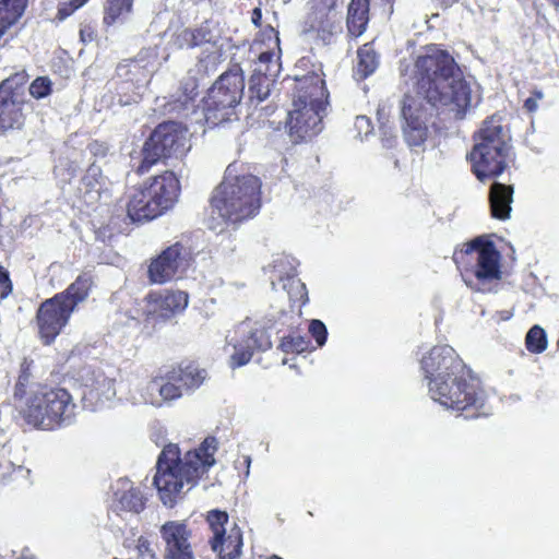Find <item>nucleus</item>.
<instances>
[{
  "label": "nucleus",
  "instance_id": "f257e3e1",
  "mask_svg": "<svg viewBox=\"0 0 559 559\" xmlns=\"http://www.w3.org/2000/svg\"><path fill=\"white\" fill-rule=\"evenodd\" d=\"M416 94H406L401 102L403 134L411 147H420L428 139L426 100L430 106L453 112L462 118L473 100H479L471 84L462 78L453 58L431 45L416 58L409 75Z\"/></svg>",
  "mask_w": 559,
  "mask_h": 559
},
{
  "label": "nucleus",
  "instance_id": "f03ea898",
  "mask_svg": "<svg viewBox=\"0 0 559 559\" xmlns=\"http://www.w3.org/2000/svg\"><path fill=\"white\" fill-rule=\"evenodd\" d=\"M431 399L447 409L466 412V418L490 414L487 394L478 379L449 345L433 347L420 361Z\"/></svg>",
  "mask_w": 559,
  "mask_h": 559
},
{
  "label": "nucleus",
  "instance_id": "7ed1b4c3",
  "mask_svg": "<svg viewBox=\"0 0 559 559\" xmlns=\"http://www.w3.org/2000/svg\"><path fill=\"white\" fill-rule=\"evenodd\" d=\"M216 450L215 438H206L198 449L188 451L183 457L177 444L166 445L158 456L154 476L160 501L173 507L194 487L198 479L214 465Z\"/></svg>",
  "mask_w": 559,
  "mask_h": 559
},
{
  "label": "nucleus",
  "instance_id": "20e7f679",
  "mask_svg": "<svg viewBox=\"0 0 559 559\" xmlns=\"http://www.w3.org/2000/svg\"><path fill=\"white\" fill-rule=\"evenodd\" d=\"M16 408L25 423L40 430H55L72 423L75 404L61 388L38 386L17 399Z\"/></svg>",
  "mask_w": 559,
  "mask_h": 559
},
{
  "label": "nucleus",
  "instance_id": "39448f33",
  "mask_svg": "<svg viewBox=\"0 0 559 559\" xmlns=\"http://www.w3.org/2000/svg\"><path fill=\"white\" fill-rule=\"evenodd\" d=\"M236 167L229 165L221 185L212 197L213 213L222 219L238 223L255 215L260 209V180L245 174L237 175Z\"/></svg>",
  "mask_w": 559,
  "mask_h": 559
},
{
  "label": "nucleus",
  "instance_id": "423d86ee",
  "mask_svg": "<svg viewBox=\"0 0 559 559\" xmlns=\"http://www.w3.org/2000/svg\"><path fill=\"white\" fill-rule=\"evenodd\" d=\"M297 82V95L287 120L289 134L295 142L312 139L322 131V118L328 99V91L321 74L310 73Z\"/></svg>",
  "mask_w": 559,
  "mask_h": 559
},
{
  "label": "nucleus",
  "instance_id": "0eeeda50",
  "mask_svg": "<svg viewBox=\"0 0 559 559\" xmlns=\"http://www.w3.org/2000/svg\"><path fill=\"white\" fill-rule=\"evenodd\" d=\"M474 141L468 157L476 177L485 181L501 175L511 152V135L501 119L492 116L485 120L474 135Z\"/></svg>",
  "mask_w": 559,
  "mask_h": 559
},
{
  "label": "nucleus",
  "instance_id": "6e6552de",
  "mask_svg": "<svg viewBox=\"0 0 559 559\" xmlns=\"http://www.w3.org/2000/svg\"><path fill=\"white\" fill-rule=\"evenodd\" d=\"M456 264H471L462 271V276L467 286L471 288L485 292L487 285L499 281L500 271V253L491 242H481L476 239L465 245V249L454 253Z\"/></svg>",
  "mask_w": 559,
  "mask_h": 559
},
{
  "label": "nucleus",
  "instance_id": "1a4fd4ad",
  "mask_svg": "<svg viewBox=\"0 0 559 559\" xmlns=\"http://www.w3.org/2000/svg\"><path fill=\"white\" fill-rule=\"evenodd\" d=\"M245 90L241 70L237 67L224 72L209 90L203 111L211 126L229 120L234 108L240 103Z\"/></svg>",
  "mask_w": 559,
  "mask_h": 559
},
{
  "label": "nucleus",
  "instance_id": "9d476101",
  "mask_svg": "<svg viewBox=\"0 0 559 559\" xmlns=\"http://www.w3.org/2000/svg\"><path fill=\"white\" fill-rule=\"evenodd\" d=\"M189 133L180 123H160L144 144L142 171H147L159 159L182 158L190 150Z\"/></svg>",
  "mask_w": 559,
  "mask_h": 559
},
{
  "label": "nucleus",
  "instance_id": "9b49d317",
  "mask_svg": "<svg viewBox=\"0 0 559 559\" xmlns=\"http://www.w3.org/2000/svg\"><path fill=\"white\" fill-rule=\"evenodd\" d=\"M267 37L272 40V47L260 52L249 82L248 94L251 104L258 105L269 97L274 79L281 70L280 38L273 27L267 31Z\"/></svg>",
  "mask_w": 559,
  "mask_h": 559
},
{
  "label": "nucleus",
  "instance_id": "f8f14e48",
  "mask_svg": "<svg viewBox=\"0 0 559 559\" xmlns=\"http://www.w3.org/2000/svg\"><path fill=\"white\" fill-rule=\"evenodd\" d=\"M227 346H231L230 366L241 367L248 364L254 349L267 350L272 346L271 337L264 326L250 321L241 322L234 335L227 336Z\"/></svg>",
  "mask_w": 559,
  "mask_h": 559
},
{
  "label": "nucleus",
  "instance_id": "ddd939ff",
  "mask_svg": "<svg viewBox=\"0 0 559 559\" xmlns=\"http://www.w3.org/2000/svg\"><path fill=\"white\" fill-rule=\"evenodd\" d=\"M25 74L16 73L0 85V130L20 129L24 123L23 93Z\"/></svg>",
  "mask_w": 559,
  "mask_h": 559
},
{
  "label": "nucleus",
  "instance_id": "4468645a",
  "mask_svg": "<svg viewBox=\"0 0 559 559\" xmlns=\"http://www.w3.org/2000/svg\"><path fill=\"white\" fill-rule=\"evenodd\" d=\"M207 522L213 532L211 548L217 554L218 559H237L242 548V532L237 524L228 531V514L224 511L212 510L207 514Z\"/></svg>",
  "mask_w": 559,
  "mask_h": 559
},
{
  "label": "nucleus",
  "instance_id": "2eb2a0df",
  "mask_svg": "<svg viewBox=\"0 0 559 559\" xmlns=\"http://www.w3.org/2000/svg\"><path fill=\"white\" fill-rule=\"evenodd\" d=\"M73 312L71 307L58 295L41 302L36 320L39 335L45 344H50L61 333Z\"/></svg>",
  "mask_w": 559,
  "mask_h": 559
},
{
  "label": "nucleus",
  "instance_id": "dca6fc26",
  "mask_svg": "<svg viewBox=\"0 0 559 559\" xmlns=\"http://www.w3.org/2000/svg\"><path fill=\"white\" fill-rule=\"evenodd\" d=\"M82 400L92 411L104 407L116 396L115 380L105 376L100 369L84 367L80 371Z\"/></svg>",
  "mask_w": 559,
  "mask_h": 559
},
{
  "label": "nucleus",
  "instance_id": "f3484780",
  "mask_svg": "<svg viewBox=\"0 0 559 559\" xmlns=\"http://www.w3.org/2000/svg\"><path fill=\"white\" fill-rule=\"evenodd\" d=\"M164 542V559H195L190 543L191 530L183 521H167L159 528Z\"/></svg>",
  "mask_w": 559,
  "mask_h": 559
},
{
  "label": "nucleus",
  "instance_id": "a211bd4d",
  "mask_svg": "<svg viewBox=\"0 0 559 559\" xmlns=\"http://www.w3.org/2000/svg\"><path fill=\"white\" fill-rule=\"evenodd\" d=\"M188 265L186 249L176 243L164 250L148 266V276L152 283L164 284L171 281Z\"/></svg>",
  "mask_w": 559,
  "mask_h": 559
},
{
  "label": "nucleus",
  "instance_id": "6ab92c4d",
  "mask_svg": "<svg viewBox=\"0 0 559 559\" xmlns=\"http://www.w3.org/2000/svg\"><path fill=\"white\" fill-rule=\"evenodd\" d=\"M148 197L153 200V209L163 215L173 209L180 194V181L173 171H165L144 182Z\"/></svg>",
  "mask_w": 559,
  "mask_h": 559
},
{
  "label": "nucleus",
  "instance_id": "aec40b11",
  "mask_svg": "<svg viewBox=\"0 0 559 559\" xmlns=\"http://www.w3.org/2000/svg\"><path fill=\"white\" fill-rule=\"evenodd\" d=\"M146 300L147 310L151 314L168 320L186 310L189 296L183 290L164 289L151 293Z\"/></svg>",
  "mask_w": 559,
  "mask_h": 559
},
{
  "label": "nucleus",
  "instance_id": "412c9836",
  "mask_svg": "<svg viewBox=\"0 0 559 559\" xmlns=\"http://www.w3.org/2000/svg\"><path fill=\"white\" fill-rule=\"evenodd\" d=\"M111 507L117 512L139 514L144 510L145 498L139 487L128 478H119L111 486Z\"/></svg>",
  "mask_w": 559,
  "mask_h": 559
},
{
  "label": "nucleus",
  "instance_id": "4be33fe9",
  "mask_svg": "<svg viewBox=\"0 0 559 559\" xmlns=\"http://www.w3.org/2000/svg\"><path fill=\"white\" fill-rule=\"evenodd\" d=\"M181 396L180 386L165 374L151 380L145 388V393L140 397L131 396L130 400L133 404L144 403L159 407L164 403L178 400Z\"/></svg>",
  "mask_w": 559,
  "mask_h": 559
},
{
  "label": "nucleus",
  "instance_id": "5701e85b",
  "mask_svg": "<svg viewBox=\"0 0 559 559\" xmlns=\"http://www.w3.org/2000/svg\"><path fill=\"white\" fill-rule=\"evenodd\" d=\"M128 199L127 213L133 222L150 221L160 216L158 210L153 209V200L148 197L145 183L132 188Z\"/></svg>",
  "mask_w": 559,
  "mask_h": 559
},
{
  "label": "nucleus",
  "instance_id": "b1692460",
  "mask_svg": "<svg viewBox=\"0 0 559 559\" xmlns=\"http://www.w3.org/2000/svg\"><path fill=\"white\" fill-rule=\"evenodd\" d=\"M337 21V11L308 10L305 19L306 31L317 32L326 40L335 31Z\"/></svg>",
  "mask_w": 559,
  "mask_h": 559
},
{
  "label": "nucleus",
  "instance_id": "393cba45",
  "mask_svg": "<svg viewBox=\"0 0 559 559\" xmlns=\"http://www.w3.org/2000/svg\"><path fill=\"white\" fill-rule=\"evenodd\" d=\"M269 272L271 273V283L274 286L275 281L280 282H292L296 284L300 289V298L306 295V286L299 280H296V262L295 259L288 255H277L273 262L269 265Z\"/></svg>",
  "mask_w": 559,
  "mask_h": 559
},
{
  "label": "nucleus",
  "instance_id": "a878e982",
  "mask_svg": "<svg viewBox=\"0 0 559 559\" xmlns=\"http://www.w3.org/2000/svg\"><path fill=\"white\" fill-rule=\"evenodd\" d=\"M490 210L495 218L507 219L510 217L511 203L513 201V188L495 182L489 192Z\"/></svg>",
  "mask_w": 559,
  "mask_h": 559
},
{
  "label": "nucleus",
  "instance_id": "bb28decb",
  "mask_svg": "<svg viewBox=\"0 0 559 559\" xmlns=\"http://www.w3.org/2000/svg\"><path fill=\"white\" fill-rule=\"evenodd\" d=\"M369 22V0H350L347 10V31L353 37H359Z\"/></svg>",
  "mask_w": 559,
  "mask_h": 559
},
{
  "label": "nucleus",
  "instance_id": "cd10ccee",
  "mask_svg": "<svg viewBox=\"0 0 559 559\" xmlns=\"http://www.w3.org/2000/svg\"><path fill=\"white\" fill-rule=\"evenodd\" d=\"M93 286V277L83 273L62 293L57 294L74 311L76 306L86 300Z\"/></svg>",
  "mask_w": 559,
  "mask_h": 559
},
{
  "label": "nucleus",
  "instance_id": "c85d7f7f",
  "mask_svg": "<svg viewBox=\"0 0 559 559\" xmlns=\"http://www.w3.org/2000/svg\"><path fill=\"white\" fill-rule=\"evenodd\" d=\"M27 5V0L0 1V40L7 32L21 19Z\"/></svg>",
  "mask_w": 559,
  "mask_h": 559
},
{
  "label": "nucleus",
  "instance_id": "c756f323",
  "mask_svg": "<svg viewBox=\"0 0 559 559\" xmlns=\"http://www.w3.org/2000/svg\"><path fill=\"white\" fill-rule=\"evenodd\" d=\"M133 7V0H108L105 5L104 22L112 25L117 22H123L130 15Z\"/></svg>",
  "mask_w": 559,
  "mask_h": 559
},
{
  "label": "nucleus",
  "instance_id": "7c9ffc66",
  "mask_svg": "<svg viewBox=\"0 0 559 559\" xmlns=\"http://www.w3.org/2000/svg\"><path fill=\"white\" fill-rule=\"evenodd\" d=\"M378 67V58L370 45H364L358 50V62L356 66V72L360 78L365 79L372 74Z\"/></svg>",
  "mask_w": 559,
  "mask_h": 559
},
{
  "label": "nucleus",
  "instance_id": "2f4dec72",
  "mask_svg": "<svg viewBox=\"0 0 559 559\" xmlns=\"http://www.w3.org/2000/svg\"><path fill=\"white\" fill-rule=\"evenodd\" d=\"M525 344L528 352L534 354L543 353L547 348V335L539 325L532 326L525 337Z\"/></svg>",
  "mask_w": 559,
  "mask_h": 559
},
{
  "label": "nucleus",
  "instance_id": "473e14b6",
  "mask_svg": "<svg viewBox=\"0 0 559 559\" xmlns=\"http://www.w3.org/2000/svg\"><path fill=\"white\" fill-rule=\"evenodd\" d=\"M180 369L185 378L186 391L198 389L206 378V371L193 364L180 365Z\"/></svg>",
  "mask_w": 559,
  "mask_h": 559
},
{
  "label": "nucleus",
  "instance_id": "72a5a7b5",
  "mask_svg": "<svg viewBox=\"0 0 559 559\" xmlns=\"http://www.w3.org/2000/svg\"><path fill=\"white\" fill-rule=\"evenodd\" d=\"M378 122L380 126V131L382 134L383 145L386 147H391L395 140L393 134V124L390 123L389 115L386 114L385 105H380L377 111Z\"/></svg>",
  "mask_w": 559,
  "mask_h": 559
},
{
  "label": "nucleus",
  "instance_id": "f704fd0d",
  "mask_svg": "<svg viewBox=\"0 0 559 559\" xmlns=\"http://www.w3.org/2000/svg\"><path fill=\"white\" fill-rule=\"evenodd\" d=\"M308 347V341L300 335H290L288 337H284L281 343V348L285 353H302Z\"/></svg>",
  "mask_w": 559,
  "mask_h": 559
},
{
  "label": "nucleus",
  "instance_id": "c9c22d12",
  "mask_svg": "<svg viewBox=\"0 0 559 559\" xmlns=\"http://www.w3.org/2000/svg\"><path fill=\"white\" fill-rule=\"evenodd\" d=\"M51 81L46 76L35 79L29 85V93L33 97L39 99L51 93Z\"/></svg>",
  "mask_w": 559,
  "mask_h": 559
},
{
  "label": "nucleus",
  "instance_id": "e433bc0d",
  "mask_svg": "<svg viewBox=\"0 0 559 559\" xmlns=\"http://www.w3.org/2000/svg\"><path fill=\"white\" fill-rule=\"evenodd\" d=\"M136 559H155L156 554L147 538L140 536L134 547Z\"/></svg>",
  "mask_w": 559,
  "mask_h": 559
},
{
  "label": "nucleus",
  "instance_id": "4c0bfd02",
  "mask_svg": "<svg viewBox=\"0 0 559 559\" xmlns=\"http://www.w3.org/2000/svg\"><path fill=\"white\" fill-rule=\"evenodd\" d=\"M309 332L319 346H323L326 342L328 331L323 322L312 320L309 324Z\"/></svg>",
  "mask_w": 559,
  "mask_h": 559
},
{
  "label": "nucleus",
  "instance_id": "58836bf2",
  "mask_svg": "<svg viewBox=\"0 0 559 559\" xmlns=\"http://www.w3.org/2000/svg\"><path fill=\"white\" fill-rule=\"evenodd\" d=\"M88 0H69L60 4L58 10V16L60 20H64L70 16L75 10L84 5Z\"/></svg>",
  "mask_w": 559,
  "mask_h": 559
},
{
  "label": "nucleus",
  "instance_id": "ea45409f",
  "mask_svg": "<svg viewBox=\"0 0 559 559\" xmlns=\"http://www.w3.org/2000/svg\"><path fill=\"white\" fill-rule=\"evenodd\" d=\"M176 44L180 48L194 47L195 46V31H192L190 28L182 29L180 33H178V35L176 37Z\"/></svg>",
  "mask_w": 559,
  "mask_h": 559
},
{
  "label": "nucleus",
  "instance_id": "a19ab883",
  "mask_svg": "<svg viewBox=\"0 0 559 559\" xmlns=\"http://www.w3.org/2000/svg\"><path fill=\"white\" fill-rule=\"evenodd\" d=\"M338 0H309L308 10L336 11Z\"/></svg>",
  "mask_w": 559,
  "mask_h": 559
},
{
  "label": "nucleus",
  "instance_id": "79ce46f5",
  "mask_svg": "<svg viewBox=\"0 0 559 559\" xmlns=\"http://www.w3.org/2000/svg\"><path fill=\"white\" fill-rule=\"evenodd\" d=\"M197 82L193 79H189L182 86L183 99H179L182 105H186L189 100H192L197 96Z\"/></svg>",
  "mask_w": 559,
  "mask_h": 559
},
{
  "label": "nucleus",
  "instance_id": "37998d69",
  "mask_svg": "<svg viewBox=\"0 0 559 559\" xmlns=\"http://www.w3.org/2000/svg\"><path fill=\"white\" fill-rule=\"evenodd\" d=\"M544 98V93L539 90H535L532 96L526 98L524 102V108L528 112H535L538 109V102Z\"/></svg>",
  "mask_w": 559,
  "mask_h": 559
},
{
  "label": "nucleus",
  "instance_id": "c03bdc74",
  "mask_svg": "<svg viewBox=\"0 0 559 559\" xmlns=\"http://www.w3.org/2000/svg\"><path fill=\"white\" fill-rule=\"evenodd\" d=\"M355 128L360 136H367L371 131V121L366 116H357L355 120Z\"/></svg>",
  "mask_w": 559,
  "mask_h": 559
},
{
  "label": "nucleus",
  "instance_id": "a18cd8bd",
  "mask_svg": "<svg viewBox=\"0 0 559 559\" xmlns=\"http://www.w3.org/2000/svg\"><path fill=\"white\" fill-rule=\"evenodd\" d=\"M0 289H1V294H0L1 299L5 298L9 295V293L11 292V282L9 278V273L1 266H0Z\"/></svg>",
  "mask_w": 559,
  "mask_h": 559
},
{
  "label": "nucleus",
  "instance_id": "49530a36",
  "mask_svg": "<svg viewBox=\"0 0 559 559\" xmlns=\"http://www.w3.org/2000/svg\"><path fill=\"white\" fill-rule=\"evenodd\" d=\"M166 374L170 378V380L173 382H175L176 384H178L180 386L181 393L186 390L185 380H183L185 378L182 377V371L180 369V366L171 368V370H169Z\"/></svg>",
  "mask_w": 559,
  "mask_h": 559
},
{
  "label": "nucleus",
  "instance_id": "de8ad7c7",
  "mask_svg": "<svg viewBox=\"0 0 559 559\" xmlns=\"http://www.w3.org/2000/svg\"><path fill=\"white\" fill-rule=\"evenodd\" d=\"M100 175V170L98 167H96L95 165H92L88 169H87V173L86 175L84 176L83 178V181L84 183L87 186V187H91L92 189L94 188V185L92 183V179L95 180V182L97 183V177Z\"/></svg>",
  "mask_w": 559,
  "mask_h": 559
},
{
  "label": "nucleus",
  "instance_id": "09e8293b",
  "mask_svg": "<svg viewBox=\"0 0 559 559\" xmlns=\"http://www.w3.org/2000/svg\"><path fill=\"white\" fill-rule=\"evenodd\" d=\"M140 98L139 92H133L132 95H130L127 98H123L122 96L119 97L118 102L120 105H129L131 103H136Z\"/></svg>",
  "mask_w": 559,
  "mask_h": 559
},
{
  "label": "nucleus",
  "instance_id": "8fccbe9b",
  "mask_svg": "<svg viewBox=\"0 0 559 559\" xmlns=\"http://www.w3.org/2000/svg\"><path fill=\"white\" fill-rule=\"evenodd\" d=\"M262 19V13L260 8H255L252 11L251 21L255 26H260Z\"/></svg>",
  "mask_w": 559,
  "mask_h": 559
},
{
  "label": "nucleus",
  "instance_id": "3c124183",
  "mask_svg": "<svg viewBox=\"0 0 559 559\" xmlns=\"http://www.w3.org/2000/svg\"><path fill=\"white\" fill-rule=\"evenodd\" d=\"M195 31V46L200 45L205 39V34L201 29H194Z\"/></svg>",
  "mask_w": 559,
  "mask_h": 559
},
{
  "label": "nucleus",
  "instance_id": "603ef678",
  "mask_svg": "<svg viewBox=\"0 0 559 559\" xmlns=\"http://www.w3.org/2000/svg\"><path fill=\"white\" fill-rule=\"evenodd\" d=\"M550 2L557 10H559V0H547Z\"/></svg>",
  "mask_w": 559,
  "mask_h": 559
},
{
  "label": "nucleus",
  "instance_id": "864d4df0",
  "mask_svg": "<svg viewBox=\"0 0 559 559\" xmlns=\"http://www.w3.org/2000/svg\"><path fill=\"white\" fill-rule=\"evenodd\" d=\"M246 463H247V475L249 474V466H250V463H251V459L249 456L246 457Z\"/></svg>",
  "mask_w": 559,
  "mask_h": 559
},
{
  "label": "nucleus",
  "instance_id": "5fc2aeb1",
  "mask_svg": "<svg viewBox=\"0 0 559 559\" xmlns=\"http://www.w3.org/2000/svg\"><path fill=\"white\" fill-rule=\"evenodd\" d=\"M131 85L128 83V82H124L121 86V90L124 91V90H129Z\"/></svg>",
  "mask_w": 559,
  "mask_h": 559
},
{
  "label": "nucleus",
  "instance_id": "6e6d98bb",
  "mask_svg": "<svg viewBox=\"0 0 559 559\" xmlns=\"http://www.w3.org/2000/svg\"><path fill=\"white\" fill-rule=\"evenodd\" d=\"M19 559H35V558H34V557H32V556H25V555H23V556H21Z\"/></svg>",
  "mask_w": 559,
  "mask_h": 559
},
{
  "label": "nucleus",
  "instance_id": "4d7b16f0",
  "mask_svg": "<svg viewBox=\"0 0 559 559\" xmlns=\"http://www.w3.org/2000/svg\"><path fill=\"white\" fill-rule=\"evenodd\" d=\"M131 67H132L133 69L139 68V62H138V61H133V62H132V64H131Z\"/></svg>",
  "mask_w": 559,
  "mask_h": 559
},
{
  "label": "nucleus",
  "instance_id": "13d9d810",
  "mask_svg": "<svg viewBox=\"0 0 559 559\" xmlns=\"http://www.w3.org/2000/svg\"><path fill=\"white\" fill-rule=\"evenodd\" d=\"M402 74H403V76H406V75H407V73H406V72H405V70H403V69H402Z\"/></svg>",
  "mask_w": 559,
  "mask_h": 559
},
{
  "label": "nucleus",
  "instance_id": "bf43d9fd",
  "mask_svg": "<svg viewBox=\"0 0 559 559\" xmlns=\"http://www.w3.org/2000/svg\"><path fill=\"white\" fill-rule=\"evenodd\" d=\"M283 288L287 289V284L286 283L283 284Z\"/></svg>",
  "mask_w": 559,
  "mask_h": 559
},
{
  "label": "nucleus",
  "instance_id": "052dcab7",
  "mask_svg": "<svg viewBox=\"0 0 559 559\" xmlns=\"http://www.w3.org/2000/svg\"><path fill=\"white\" fill-rule=\"evenodd\" d=\"M558 11H559V9H558Z\"/></svg>",
  "mask_w": 559,
  "mask_h": 559
}]
</instances>
